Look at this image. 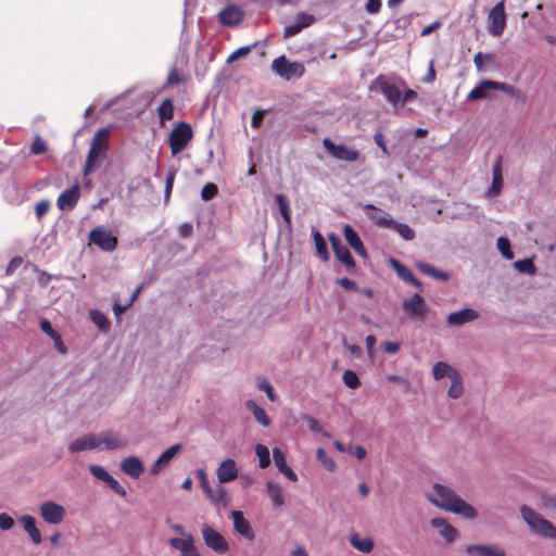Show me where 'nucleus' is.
Wrapping results in <instances>:
<instances>
[{
  "instance_id": "obj_1",
  "label": "nucleus",
  "mask_w": 556,
  "mask_h": 556,
  "mask_svg": "<svg viewBox=\"0 0 556 556\" xmlns=\"http://www.w3.org/2000/svg\"><path fill=\"white\" fill-rule=\"evenodd\" d=\"M427 500L438 508L444 511L459 515L465 519H476L479 516L478 510L464 498H462L453 489L434 483L431 491L426 494Z\"/></svg>"
},
{
  "instance_id": "obj_2",
  "label": "nucleus",
  "mask_w": 556,
  "mask_h": 556,
  "mask_svg": "<svg viewBox=\"0 0 556 556\" xmlns=\"http://www.w3.org/2000/svg\"><path fill=\"white\" fill-rule=\"evenodd\" d=\"M520 515L530 531L544 539H556V527L527 505L520 507Z\"/></svg>"
},
{
  "instance_id": "obj_3",
  "label": "nucleus",
  "mask_w": 556,
  "mask_h": 556,
  "mask_svg": "<svg viewBox=\"0 0 556 556\" xmlns=\"http://www.w3.org/2000/svg\"><path fill=\"white\" fill-rule=\"evenodd\" d=\"M405 87L406 84L404 80H395L384 76H379L372 81L370 89L380 91L387 101L396 108L400 104L401 93Z\"/></svg>"
},
{
  "instance_id": "obj_4",
  "label": "nucleus",
  "mask_w": 556,
  "mask_h": 556,
  "mask_svg": "<svg viewBox=\"0 0 556 556\" xmlns=\"http://www.w3.org/2000/svg\"><path fill=\"white\" fill-rule=\"evenodd\" d=\"M193 137L192 127L186 122H179L175 125L168 135V144L170 153L176 156L182 152L190 143Z\"/></svg>"
},
{
  "instance_id": "obj_5",
  "label": "nucleus",
  "mask_w": 556,
  "mask_h": 556,
  "mask_svg": "<svg viewBox=\"0 0 556 556\" xmlns=\"http://www.w3.org/2000/svg\"><path fill=\"white\" fill-rule=\"evenodd\" d=\"M271 71L285 80L299 79L305 73V66L299 61H289L285 55L273 60Z\"/></svg>"
},
{
  "instance_id": "obj_6",
  "label": "nucleus",
  "mask_w": 556,
  "mask_h": 556,
  "mask_svg": "<svg viewBox=\"0 0 556 556\" xmlns=\"http://www.w3.org/2000/svg\"><path fill=\"white\" fill-rule=\"evenodd\" d=\"M110 130L108 128H100L96 131L92 140L88 157L86 161L84 173L87 175L102 157L103 152L108 149Z\"/></svg>"
},
{
  "instance_id": "obj_7",
  "label": "nucleus",
  "mask_w": 556,
  "mask_h": 556,
  "mask_svg": "<svg viewBox=\"0 0 556 556\" xmlns=\"http://www.w3.org/2000/svg\"><path fill=\"white\" fill-rule=\"evenodd\" d=\"M38 513L42 520L51 526L61 525L66 516L63 505L54 501H45L38 506Z\"/></svg>"
},
{
  "instance_id": "obj_8",
  "label": "nucleus",
  "mask_w": 556,
  "mask_h": 556,
  "mask_svg": "<svg viewBox=\"0 0 556 556\" xmlns=\"http://www.w3.org/2000/svg\"><path fill=\"white\" fill-rule=\"evenodd\" d=\"M99 447L106 451H117L127 447L129 439L126 434L114 431L105 430L97 434Z\"/></svg>"
},
{
  "instance_id": "obj_9",
  "label": "nucleus",
  "mask_w": 556,
  "mask_h": 556,
  "mask_svg": "<svg viewBox=\"0 0 556 556\" xmlns=\"http://www.w3.org/2000/svg\"><path fill=\"white\" fill-rule=\"evenodd\" d=\"M202 538L205 545L217 554H225L229 551L227 540L217 530L204 523L201 527Z\"/></svg>"
},
{
  "instance_id": "obj_10",
  "label": "nucleus",
  "mask_w": 556,
  "mask_h": 556,
  "mask_svg": "<svg viewBox=\"0 0 556 556\" xmlns=\"http://www.w3.org/2000/svg\"><path fill=\"white\" fill-rule=\"evenodd\" d=\"M506 27V13L504 1L496 3L488 15V29L492 36L498 37Z\"/></svg>"
},
{
  "instance_id": "obj_11",
  "label": "nucleus",
  "mask_w": 556,
  "mask_h": 556,
  "mask_svg": "<svg viewBox=\"0 0 556 556\" xmlns=\"http://www.w3.org/2000/svg\"><path fill=\"white\" fill-rule=\"evenodd\" d=\"M89 241L105 252H111L117 247V238L102 226L89 232Z\"/></svg>"
},
{
  "instance_id": "obj_12",
  "label": "nucleus",
  "mask_w": 556,
  "mask_h": 556,
  "mask_svg": "<svg viewBox=\"0 0 556 556\" xmlns=\"http://www.w3.org/2000/svg\"><path fill=\"white\" fill-rule=\"evenodd\" d=\"M323 146L329 154L337 160L355 162L359 157L357 150L351 149L344 144H336L329 138L323 140Z\"/></svg>"
},
{
  "instance_id": "obj_13",
  "label": "nucleus",
  "mask_w": 556,
  "mask_h": 556,
  "mask_svg": "<svg viewBox=\"0 0 556 556\" xmlns=\"http://www.w3.org/2000/svg\"><path fill=\"white\" fill-rule=\"evenodd\" d=\"M402 306L404 312L413 319H421L427 313V305L419 293L404 299Z\"/></svg>"
},
{
  "instance_id": "obj_14",
  "label": "nucleus",
  "mask_w": 556,
  "mask_h": 556,
  "mask_svg": "<svg viewBox=\"0 0 556 556\" xmlns=\"http://www.w3.org/2000/svg\"><path fill=\"white\" fill-rule=\"evenodd\" d=\"M479 313L470 307H465L459 311L450 313L446 316V324L448 326L462 327L468 323H472L478 319Z\"/></svg>"
},
{
  "instance_id": "obj_15",
  "label": "nucleus",
  "mask_w": 556,
  "mask_h": 556,
  "mask_svg": "<svg viewBox=\"0 0 556 556\" xmlns=\"http://www.w3.org/2000/svg\"><path fill=\"white\" fill-rule=\"evenodd\" d=\"M430 525L438 531V534L445 541L446 544L453 543L458 535L457 530L445 518H432L430 520Z\"/></svg>"
},
{
  "instance_id": "obj_16",
  "label": "nucleus",
  "mask_w": 556,
  "mask_h": 556,
  "mask_svg": "<svg viewBox=\"0 0 556 556\" xmlns=\"http://www.w3.org/2000/svg\"><path fill=\"white\" fill-rule=\"evenodd\" d=\"M231 517L233 521V530L244 538L248 541H253L255 538V532L249 522L240 510H232Z\"/></svg>"
},
{
  "instance_id": "obj_17",
  "label": "nucleus",
  "mask_w": 556,
  "mask_h": 556,
  "mask_svg": "<svg viewBox=\"0 0 556 556\" xmlns=\"http://www.w3.org/2000/svg\"><path fill=\"white\" fill-rule=\"evenodd\" d=\"M314 15L307 13H299L295 17V22L287 25L283 29V38H290L299 33H301L304 28L309 27L315 23Z\"/></svg>"
},
{
  "instance_id": "obj_18",
  "label": "nucleus",
  "mask_w": 556,
  "mask_h": 556,
  "mask_svg": "<svg viewBox=\"0 0 556 556\" xmlns=\"http://www.w3.org/2000/svg\"><path fill=\"white\" fill-rule=\"evenodd\" d=\"M99 447V441L97 434H86L75 439L68 445L70 453H81L86 451L97 450Z\"/></svg>"
},
{
  "instance_id": "obj_19",
  "label": "nucleus",
  "mask_w": 556,
  "mask_h": 556,
  "mask_svg": "<svg viewBox=\"0 0 556 556\" xmlns=\"http://www.w3.org/2000/svg\"><path fill=\"white\" fill-rule=\"evenodd\" d=\"M329 240L338 261L343 263L348 268H354L355 262L349 249L341 243L340 238L334 233H330Z\"/></svg>"
},
{
  "instance_id": "obj_20",
  "label": "nucleus",
  "mask_w": 556,
  "mask_h": 556,
  "mask_svg": "<svg viewBox=\"0 0 556 556\" xmlns=\"http://www.w3.org/2000/svg\"><path fill=\"white\" fill-rule=\"evenodd\" d=\"M239 475V469L232 458L224 459L216 469V476L220 484L233 481Z\"/></svg>"
},
{
  "instance_id": "obj_21",
  "label": "nucleus",
  "mask_w": 556,
  "mask_h": 556,
  "mask_svg": "<svg viewBox=\"0 0 556 556\" xmlns=\"http://www.w3.org/2000/svg\"><path fill=\"white\" fill-rule=\"evenodd\" d=\"M182 445L181 444H174L170 447H168L166 451H164L159 458L151 465L150 467V473L152 476H156L160 473L162 469H164L169 462L181 451Z\"/></svg>"
},
{
  "instance_id": "obj_22",
  "label": "nucleus",
  "mask_w": 556,
  "mask_h": 556,
  "mask_svg": "<svg viewBox=\"0 0 556 556\" xmlns=\"http://www.w3.org/2000/svg\"><path fill=\"white\" fill-rule=\"evenodd\" d=\"M472 556H505V551L497 544H470L465 548Z\"/></svg>"
},
{
  "instance_id": "obj_23",
  "label": "nucleus",
  "mask_w": 556,
  "mask_h": 556,
  "mask_svg": "<svg viewBox=\"0 0 556 556\" xmlns=\"http://www.w3.org/2000/svg\"><path fill=\"white\" fill-rule=\"evenodd\" d=\"M365 210L367 217L379 227L391 228L392 224H394V219L389 213L376 207L372 204H366Z\"/></svg>"
},
{
  "instance_id": "obj_24",
  "label": "nucleus",
  "mask_w": 556,
  "mask_h": 556,
  "mask_svg": "<svg viewBox=\"0 0 556 556\" xmlns=\"http://www.w3.org/2000/svg\"><path fill=\"white\" fill-rule=\"evenodd\" d=\"M79 186L76 184L64 190L58 198L56 204L61 211L72 210L79 199Z\"/></svg>"
},
{
  "instance_id": "obj_25",
  "label": "nucleus",
  "mask_w": 556,
  "mask_h": 556,
  "mask_svg": "<svg viewBox=\"0 0 556 556\" xmlns=\"http://www.w3.org/2000/svg\"><path fill=\"white\" fill-rule=\"evenodd\" d=\"M219 22L228 27L237 26L243 18V12L235 5L224 8L219 14Z\"/></svg>"
},
{
  "instance_id": "obj_26",
  "label": "nucleus",
  "mask_w": 556,
  "mask_h": 556,
  "mask_svg": "<svg viewBox=\"0 0 556 556\" xmlns=\"http://www.w3.org/2000/svg\"><path fill=\"white\" fill-rule=\"evenodd\" d=\"M121 470L125 475L138 479L143 473L144 466L137 456H128L121 462Z\"/></svg>"
},
{
  "instance_id": "obj_27",
  "label": "nucleus",
  "mask_w": 556,
  "mask_h": 556,
  "mask_svg": "<svg viewBox=\"0 0 556 556\" xmlns=\"http://www.w3.org/2000/svg\"><path fill=\"white\" fill-rule=\"evenodd\" d=\"M273 458L280 473H282L287 479H289L292 482L298 481V475L290 466L287 465L285 454L280 448L275 447L273 450Z\"/></svg>"
},
{
  "instance_id": "obj_28",
  "label": "nucleus",
  "mask_w": 556,
  "mask_h": 556,
  "mask_svg": "<svg viewBox=\"0 0 556 556\" xmlns=\"http://www.w3.org/2000/svg\"><path fill=\"white\" fill-rule=\"evenodd\" d=\"M482 86H485L486 88H490V89L503 91L506 94H508L509 97L518 99V100H525V98H526V96L523 94V92L520 89L515 88L514 86H510L505 83L494 81V80H482Z\"/></svg>"
},
{
  "instance_id": "obj_29",
  "label": "nucleus",
  "mask_w": 556,
  "mask_h": 556,
  "mask_svg": "<svg viewBox=\"0 0 556 556\" xmlns=\"http://www.w3.org/2000/svg\"><path fill=\"white\" fill-rule=\"evenodd\" d=\"M20 522L23 526L25 532L28 534L30 540L35 544H39L42 541L41 532L36 526V519L30 515H23L20 517Z\"/></svg>"
},
{
  "instance_id": "obj_30",
  "label": "nucleus",
  "mask_w": 556,
  "mask_h": 556,
  "mask_svg": "<svg viewBox=\"0 0 556 556\" xmlns=\"http://www.w3.org/2000/svg\"><path fill=\"white\" fill-rule=\"evenodd\" d=\"M343 235L351 248L362 257H366V250L357 232L350 225L343 227Z\"/></svg>"
},
{
  "instance_id": "obj_31",
  "label": "nucleus",
  "mask_w": 556,
  "mask_h": 556,
  "mask_svg": "<svg viewBox=\"0 0 556 556\" xmlns=\"http://www.w3.org/2000/svg\"><path fill=\"white\" fill-rule=\"evenodd\" d=\"M266 492L276 507H282L286 503L282 486L273 480H269L265 484Z\"/></svg>"
},
{
  "instance_id": "obj_32",
  "label": "nucleus",
  "mask_w": 556,
  "mask_h": 556,
  "mask_svg": "<svg viewBox=\"0 0 556 556\" xmlns=\"http://www.w3.org/2000/svg\"><path fill=\"white\" fill-rule=\"evenodd\" d=\"M350 544L361 553L369 554L374 549V541L369 536H361L358 533H352L349 538Z\"/></svg>"
},
{
  "instance_id": "obj_33",
  "label": "nucleus",
  "mask_w": 556,
  "mask_h": 556,
  "mask_svg": "<svg viewBox=\"0 0 556 556\" xmlns=\"http://www.w3.org/2000/svg\"><path fill=\"white\" fill-rule=\"evenodd\" d=\"M458 374L459 371L446 362H437L432 367V376L435 380H441L445 377L451 380Z\"/></svg>"
},
{
  "instance_id": "obj_34",
  "label": "nucleus",
  "mask_w": 556,
  "mask_h": 556,
  "mask_svg": "<svg viewBox=\"0 0 556 556\" xmlns=\"http://www.w3.org/2000/svg\"><path fill=\"white\" fill-rule=\"evenodd\" d=\"M503 184L502 164L501 160H497L493 166L492 184L489 188L488 194L491 197H496L501 192Z\"/></svg>"
},
{
  "instance_id": "obj_35",
  "label": "nucleus",
  "mask_w": 556,
  "mask_h": 556,
  "mask_svg": "<svg viewBox=\"0 0 556 556\" xmlns=\"http://www.w3.org/2000/svg\"><path fill=\"white\" fill-rule=\"evenodd\" d=\"M40 329L53 340L55 349L61 354L66 353V346L64 345L60 334L53 330L51 324L48 320L42 319L40 321Z\"/></svg>"
},
{
  "instance_id": "obj_36",
  "label": "nucleus",
  "mask_w": 556,
  "mask_h": 556,
  "mask_svg": "<svg viewBox=\"0 0 556 556\" xmlns=\"http://www.w3.org/2000/svg\"><path fill=\"white\" fill-rule=\"evenodd\" d=\"M168 542L169 545L178 549L181 555L194 546L193 536L190 533L186 534L184 538H172Z\"/></svg>"
},
{
  "instance_id": "obj_37",
  "label": "nucleus",
  "mask_w": 556,
  "mask_h": 556,
  "mask_svg": "<svg viewBox=\"0 0 556 556\" xmlns=\"http://www.w3.org/2000/svg\"><path fill=\"white\" fill-rule=\"evenodd\" d=\"M313 239H314L316 252L319 255V257L323 258L324 261H328L329 252L327 249L326 240L324 239L323 235L317 230H313Z\"/></svg>"
},
{
  "instance_id": "obj_38",
  "label": "nucleus",
  "mask_w": 556,
  "mask_h": 556,
  "mask_svg": "<svg viewBox=\"0 0 556 556\" xmlns=\"http://www.w3.org/2000/svg\"><path fill=\"white\" fill-rule=\"evenodd\" d=\"M89 317L92 320V323L99 328V330L109 331L111 323L102 312L98 309H91L89 312Z\"/></svg>"
},
{
  "instance_id": "obj_39",
  "label": "nucleus",
  "mask_w": 556,
  "mask_h": 556,
  "mask_svg": "<svg viewBox=\"0 0 556 556\" xmlns=\"http://www.w3.org/2000/svg\"><path fill=\"white\" fill-rule=\"evenodd\" d=\"M464 393V383L460 372L451 379V387L447 390L450 399H458Z\"/></svg>"
},
{
  "instance_id": "obj_40",
  "label": "nucleus",
  "mask_w": 556,
  "mask_h": 556,
  "mask_svg": "<svg viewBox=\"0 0 556 556\" xmlns=\"http://www.w3.org/2000/svg\"><path fill=\"white\" fill-rule=\"evenodd\" d=\"M389 264L403 281L408 282L409 280L413 279L414 274L406 266L401 264L397 260L391 257L389 260Z\"/></svg>"
},
{
  "instance_id": "obj_41",
  "label": "nucleus",
  "mask_w": 556,
  "mask_h": 556,
  "mask_svg": "<svg viewBox=\"0 0 556 556\" xmlns=\"http://www.w3.org/2000/svg\"><path fill=\"white\" fill-rule=\"evenodd\" d=\"M161 124L164 125L166 121H169L174 116V106L169 99H165L157 109Z\"/></svg>"
},
{
  "instance_id": "obj_42",
  "label": "nucleus",
  "mask_w": 556,
  "mask_h": 556,
  "mask_svg": "<svg viewBox=\"0 0 556 556\" xmlns=\"http://www.w3.org/2000/svg\"><path fill=\"white\" fill-rule=\"evenodd\" d=\"M276 202L279 206L280 214L286 222L288 228L291 227V213L289 208V202L283 194L276 195Z\"/></svg>"
},
{
  "instance_id": "obj_43",
  "label": "nucleus",
  "mask_w": 556,
  "mask_h": 556,
  "mask_svg": "<svg viewBox=\"0 0 556 556\" xmlns=\"http://www.w3.org/2000/svg\"><path fill=\"white\" fill-rule=\"evenodd\" d=\"M207 496L215 504L227 505L229 502L228 492L222 485H218L215 490H211V493H208Z\"/></svg>"
},
{
  "instance_id": "obj_44",
  "label": "nucleus",
  "mask_w": 556,
  "mask_h": 556,
  "mask_svg": "<svg viewBox=\"0 0 556 556\" xmlns=\"http://www.w3.org/2000/svg\"><path fill=\"white\" fill-rule=\"evenodd\" d=\"M316 459L326 470L332 472L336 469V462L321 447L316 450Z\"/></svg>"
},
{
  "instance_id": "obj_45",
  "label": "nucleus",
  "mask_w": 556,
  "mask_h": 556,
  "mask_svg": "<svg viewBox=\"0 0 556 556\" xmlns=\"http://www.w3.org/2000/svg\"><path fill=\"white\" fill-rule=\"evenodd\" d=\"M255 454L258 458V466L261 468H267L270 464V454L267 446L263 444H256Z\"/></svg>"
},
{
  "instance_id": "obj_46",
  "label": "nucleus",
  "mask_w": 556,
  "mask_h": 556,
  "mask_svg": "<svg viewBox=\"0 0 556 556\" xmlns=\"http://www.w3.org/2000/svg\"><path fill=\"white\" fill-rule=\"evenodd\" d=\"M391 229L395 230L404 240L410 241L415 238V231L407 224L397 223L394 220Z\"/></svg>"
},
{
  "instance_id": "obj_47",
  "label": "nucleus",
  "mask_w": 556,
  "mask_h": 556,
  "mask_svg": "<svg viewBox=\"0 0 556 556\" xmlns=\"http://www.w3.org/2000/svg\"><path fill=\"white\" fill-rule=\"evenodd\" d=\"M514 267L522 274L534 275L536 267L531 258L519 260L514 263Z\"/></svg>"
},
{
  "instance_id": "obj_48",
  "label": "nucleus",
  "mask_w": 556,
  "mask_h": 556,
  "mask_svg": "<svg viewBox=\"0 0 556 556\" xmlns=\"http://www.w3.org/2000/svg\"><path fill=\"white\" fill-rule=\"evenodd\" d=\"M496 247L504 258H506V260L514 258V253L510 249V242L507 238L500 237L496 241Z\"/></svg>"
},
{
  "instance_id": "obj_49",
  "label": "nucleus",
  "mask_w": 556,
  "mask_h": 556,
  "mask_svg": "<svg viewBox=\"0 0 556 556\" xmlns=\"http://www.w3.org/2000/svg\"><path fill=\"white\" fill-rule=\"evenodd\" d=\"M256 387L258 388V390L266 393L269 401L274 402L276 400V394L274 392V388L267 379L262 378V377L257 378Z\"/></svg>"
},
{
  "instance_id": "obj_50",
  "label": "nucleus",
  "mask_w": 556,
  "mask_h": 556,
  "mask_svg": "<svg viewBox=\"0 0 556 556\" xmlns=\"http://www.w3.org/2000/svg\"><path fill=\"white\" fill-rule=\"evenodd\" d=\"M47 151V142L39 135H37L30 144V153L33 155H39L46 153Z\"/></svg>"
},
{
  "instance_id": "obj_51",
  "label": "nucleus",
  "mask_w": 556,
  "mask_h": 556,
  "mask_svg": "<svg viewBox=\"0 0 556 556\" xmlns=\"http://www.w3.org/2000/svg\"><path fill=\"white\" fill-rule=\"evenodd\" d=\"M342 380L343 383L351 389H356L361 384L358 376L353 370H345L342 375Z\"/></svg>"
},
{
  "instance_id": "obj_52",
  "label": "nucleus",
  "mask_w": 556,
  "mask_h": 556,
  "mask_svg": "<svg viewBox=\"0 0 556 556\" xmlns=\"http://www.w3.org/2000/svg\"><path fill=\"white\" fill-rule=\"evenodd\" d=\"M303 419L306 420L308 428L312 432L321 434L327 438L329 437V433L324 431L320 422L317 419H315L314 417H312L309 415H304Z\"/></svg>"
},
{
  "instance_id": "obj_53",
  "label": "nucleus",
  "mask_w": 556,
  "mask_h": 556,
  "mask_svg": "<svg viewBox=\"0 0 556 556\" xmlns=\"http://www.w3.org/2000/svg\"><path fill=\"white\" fill-rule=\"evenodd\" d=\"M90 473L98 480L105 482L111 473L100 465H90L89 466Z\"/></svg>"
},
{
  "instance_id": "obj_54",
  "label": "nucleus",
  "mask_w": 556,
  "mask_h": 556,
  "mask_svg": "<svg viewBox=\"0 0 556 556\" xmlns=\"http://www.w3.org/2000/svg\"><path fill=\"white\" fill-rule=\"evenodd\" d=\"M486 89L485 86H482V81H480V84L468 93L467 99L470 101L484 99L488 97Z\"/></svg>"
},
{
  "instance_id": "obj_55",
  "label": "nucleus",
  "mask_w": 556,
  "mask_h": 556,
  "mask_svg": "<svg viewBox=\"0 0 556 556\" xmlns=\"http://www.w3.org/2000/svg\"><path fill=\"white\" fill-rule=\"evenodd\" d=\"M253 46H244L240 47L239 49L235 50L228 58L227 63H233L235 61L239 60L240 58H243L250 53Z\"/></svg>"
},
{
  "instance_id": "obj_56",
  "label": "nucleus",
  "mask_w": 556,
  "mask_h": 556,
  "mask_svg": "<svg viewBox=\"0 0 556 556\" xmlns=\"http://www.w3.org/2000/svg\"><path fill=\"white\" fill-rule=\"evenodd\" d=\"M105 483L118 495L125 497L127 495L126 489L111 475Z\"/></svg>"
},
{
  "instance_id": "obj_57",
  "label": "nucleus",
  "mask_w": 556,
  "mask_h": 556,
  "mask_svg": "<svg viewBox=\"0 0 556 556\" xmlns=\"http://www.w3.org/2000/svg\"><path fill=\"white\" fill-rule=\"evenodd\" d=\"M105 483L118 495L125 497L127 495L126 489L111 475Z\"/></svg>"
},
{
  "instance_id": "obj_58",
  "label": "nucleus",
  "mask_w": 556,
  "mask_h": 556,
  "mask_svg": "<svg viewBox=\"0 0 556 556\" xmlns=\"http://www.w3.org/2000/svg\"><path fill=\"white\" fill-rule=\"evenodd\" d=\"M217 186L215 184L208 182L202 188L201 198L204 201H208L217 194Z\"/></svg>"
},
{
  "instance_id": "obj_59",
  "label": "nucleus",
  "mask_w": 556,
  "mask_h": 556,
  "mask_svg": "<svg viewBox=\"0 0 556 556\" xmlns=\"http://www.w3.org/2000/svg\"><path fill=\"white\" fill-rule=\"evenodd\" d=\"M197 478L199 479L200 481V484L204 491V493L207 495L208 493H211V490L212 488L210 486V483H208V478H207V475H206V471L202 468L198 469L197 470Z\"/></svg>"
},
{
  "instance_id": "obj_60",
  "label": "nucleus",
  "mask_w": 556,
  "mask_h": 556,
  "mask_svg": "<svg viewBox=\"0 0 556 556\" xmlns=\"http://www.w3.org/2000/svg\"><path fill=\"white\" fill-rule=\"evenodd\" d=\"M14 519L7 513H0V530L9 531L14 527Z\"/></svg>"
},
{
  "instance_id": "obj_61",
  "label": "nucleus",
  "mask_w": 556,
  "mask_h": 556,
  "mask_svg": "<svg viewBox=\"0 0 556 556\" xmlns=\"http://www.w3.org/2000/svg\"><path fill=\"white\" fill-rule=\"evenodd\" d=\"M50 208V201L41 200L35 205V213L38 218H41Z\"/></svg>"
},
{
  "instance_id": "obj_62",
  "label": "nucleus",
  "mask_w": 556,
  "mask_h": 556,
  "mask_svg": "<svg viewBox=\"0 0 556 556\" xmlns=\"http://www.w3.org/2000/svg\"><path fill=\"white\" fill-rule=\"evenodd\" d=\"M22 264H23L22 257H18V256L13 257L5 268V275L10 276V275L14 274L15 270L22 266Z\"/></svg>"
},
{
  "instance_id": "obj_63",
  "label": "nucleus",
  "mask_w": 556,
  "mask_h": 556,
  "mask_svg": "<svg viewBox=\"0 0 556 556\" xmlns=\"http://www.w3.org/2000/svg\"><path fill=\"white\" fill-rule=\"evenodd\" d=\"M254 418L264 427H268L270 425V419L267 416L264 408L256 409V412L253 414Z\"/></svg>"
},
{
  "instance_id": "obj_64",
  "label": "nucleus",
  "mask_w": 556,
  "mask_h": 556,
  "mask_svg": "<svg viewBox=\"0 0 556 556\" xmlns=\"http://www.w3.org/2000/svg\"><path fill=\"white\" fill-rule=\"evenodd\" d=\"M492 58L489 54H483L481 52H478L473 58V63L476 67L480 71L483 68V65L485 62H491Z\"/></svg>"
}]
</instances>
